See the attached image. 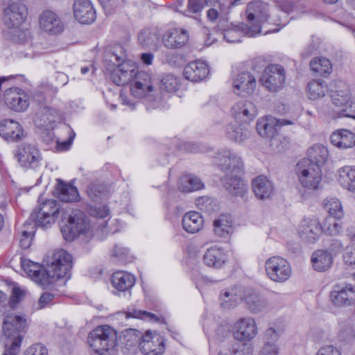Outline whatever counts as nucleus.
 <instances>
[{
  "instance_id": "nucleus-1",
  "label": "nucleus",
  "mask_w": 355,
  "mask_h": 355,
  "mask_svg": "<svg viewBox=\"0 0 355 355\" xmlns=\"http://www.w3.org/2000/svg\"><path fill=\"white\" fill-rule=\"evenodd\" d=\"M294 3L290 0H277L275 6L263 1L250 2L246 8L248 24H241V30L246 36L255 37L261 33L265 24L284 26L286 14L294 10Z\"/></svg>"
},
{
  "instance_id": "nucleus-2",
  "label": "nucleus",
  "mask_w": 355,
  "mask_h": 355,
  "mask_svg": "<svg viewBox=\"0 0 355 355\" xmlns=\"http://www.w3.org/2000/svg\"><path fill=\"white\" fill-rule=\"evenodd\" d=\"M28 326L27 319L21 313H11L5 316L2 325L3 335L6 338L5 345H8V350L11 354L19 353Z\"/></svg>"
},
{
  "instance_id": "nucleus-3",
  "label": "nucleus",
  "mask_w": 355,
  "mask_h": 355,
  "mask_svg": "<svg viewBox=\"0 0 355 355\" xmlns=\"http://www.w3.org/2000/svg\"><path fill=\"white\" fill-rule=\"evenodd\" d=\"M117 332L109 325H101L93 329L88 336L87 343L96 354L105 355L116 345Z\"/></svg>"
},
{
  "instance_id": "nucleus-4",
  "label": "nucleus",
  "mask_w": 355,
  "mask_h": 355,
  "mask_svg": "<svg viewBox=\"0 0 355 355\" xmlns=\"http://www.w3.org/2000/svg\"><path fill=\"white\" fill-rule=\"evenodd\" d=\"M157 85L156 80L151 74L143 71H137L130 83L131 94L137 98H146L155 101L154 96Z\"/></svg>"
},
{
  "instance_id": "nucleus-5",
  "label": "nucleus",
  "mask_w": 355,
  "mask_h": 355,
  "mask_svg": "<svg viewBox=\"0 0 355 355\" xmlns=\"http://www.w3.org/2000/svg\"><path fill=\"white\" fill-rule=\"evenodd\" d=\"M296 173L301 184L307 189H318L322 178L320 167L309 159H302L296 166Z\"/></svg>"
},
{
  "instance_id": "nucleus-6",
  "label": "nucleus",
  "mask_w": 355,
  "mask_h": 355,
  "mask_svg": "<svg viewBox=\"0 0 355 355\" xmlns=\"http://www.w3.org/2000/svg\"><path fill=\"white\" fill-rule=\"evenodd\" d=\"M265 270L267 277L277 283L286 282L292 275L290 263L280 256H272L268 258L265 262Z\"/></svg>"
},
{
  "instance_id": "nucleus-7",
  "label": "nucleus",
  "mask_w": 355,
  "mask_h": 355,
  "mask_svg": "<svg viewBox=\"0 0 355 355\" xmlns=\"http://www.w3.org/2000/svg\"><path fill=\"white\" fill-rule=\"evenodd\" d=\"M90 230V225L85 214L80 211H73L67 223L61 227L64 239L71 241L81 234H86Z\"/></svg>"
},
{
  "instance_id": "nucleus-8",
  "label": "nucleus",
  "mask_w": 355,
  "mask_h": 355,
  "mask_svg": "<svg viewBox=\"0 0 355 355\" xmlns=\"http://www.w3.org/2000/svg\"><path fill=\"white\" fill-rule=\"evenodd\" d=\"M71 267V255L62 249L55 251L53 256V261L48 269L51 282L61 278L69 279Z\"/></svg>"
},
{
  "instance_id": "nucleus-9",
  "label": "nucleus",
  "mask_w": 355,
  "mask_h": 355,
  "mask_svg": "<svg viewBox=\"0 0 355 355\" xmlns=\"http://www.w3.org/2000/svg\"><path fill=\"white\" fill-rule=\"evenodd\" d=\"M285 80L284 67L279 64H270L263 71L259 81L269 92H277L284 87Z\"/></svg>"
},
{
  "instance_id": "nucleus-10",
  "label": "nucleus",
  "mask_w": 355,
  "mask_h": 355,
  "mask_svg": "<svg viewBox=\"0 0 355 355\" xmlns=\"http://www.w3.org/2000/svg\"><path fill=\"white\" fill-rule=\"evenodd\" d=\"M323 233V227L315 218H305L297 227V234L301 241L308 244L315 243Z\"/></svg>"
},
{
  "instance_id": "nucleus-11",
  "label": "nucleus",
  "mask_w": 355,
  "mask_h": 355,
  "mask_svg": "<svg viewBox=\"0 0 355 355\" xmlns=\"http://www.w3.org/2000/svg\"><path fill=\"white\" fill-rule=\"evenodd\" d=\"M60 205L55 200H48L42 202L40 209L31 214V218L35 220V223L45 227L55 223L60 211Z\"/></svg>"
},
{
  "instance_id": "nucleus-12",
  "label": "nucleus",
  "mask_w": 355,
  "mask_h": 355,
  "mask_svg": "<svg viewBox=\"0 0 355 355\" xmlns=\"http://www.w3.org/2000/svg\"><path fill=\"white\" fill-rule=\"evenodd\" d=\"M19 165L24 168H36L40 165L42 156L38 148L32 144L19 145L14 153Z\"/></svg>"
},
{
  "instance_id": "nucleus-13",
  "label": "nucleus",
  "mask_w": 355,
  "mask_h": 355,
  "mask_svg": "<svg viewBox=\"0 0 355 355\" xmlns=\"http://www.w3.org/2000/svg\"><path fill=\"white\" fill-rule=\"evenodd\" d=\"M27 13L24 4L12 2L3 10L2 20L6 27L10 31L22 26Z\"/></svg>"
},
{
  "instance_id": "nucleus-14",
  "label": "nucleus",
  "mask_w": 355,
  "mask_h": 355,
  "mask_svg": "<svg viewBox=\"0 0 355 355\" xmlns=\"http://www.w3.org/2000/svg\"><path fill=\"white\" fill-rule=\"evenodd\" d=\"M256 321L250 317L241 318L232 326L234 338L240 341H250L258 334Z\"/></svg>"
},
{
  "instance_id": "nucleus-15",
  "label": "nucleus",
  "mask_w": 355,
  "mask_h": 355,
  "mask_svg": "<svg viewBox=\"0 0 355 355\" xmlns=\"http://www.w3.org/2000/svg\"><path fill=\"white\" fill-rule=\"evenodd\" d=\"M331 302L334 305L343 307L355 304V286L336 284L330 293Z\"/></svg>"
},
{
  "instance_id": "nucleus-16",
  "label": "nucleus",
  "mask_w": 355,
  "mask_h": 355,
  "mask_svg": "<svg viewBox=\"0 0 355 355\" xmlns=\"http://www.w3.org/2000/svg\"><path fill=\"white\" fill-rule=\"evenodd\" d=\"M294 121L288 119H277L268 115L259 118L257 122V130L259 135L263 137L272 138L277 131V128L294 124Z\"/></svg>"
},
{
  "instance_id": "nucleus-17",
  "label": "nucleus",
  "mask_w": 355,
  "mask_h": 355,
  "mask_svg": "<svg viewBox=\"0 0 355 355\" xmlns=\"http://www.w3.org/2000/svg\"><path fill=\"white\" fill-rule=\"evenodd\" d=\"M4 101L10 109L19 112L26 111L30 103L28 94L18 87L6 89L4 93Z\"/></svg>"
},
{
  "instance_id": "nucleus-18",
  "label": "nucleus",
  "mask_w": 355,
  "mask_h": 355,
  "mask_svg": "<svg viewBox=\"0 0 355 355\" xmlns=\"http://www.w3.org/2000/svg\"><path fill=\"white\" fill-rule=\"evenodd\" d=\"M39 27L49 35H55L64 30V24L58 15L52 10H44L39 17Z\"/></svg>"
},
{
  "instance_id": "nucleus-19",
  "label": "nucleus",
  "mask_w": 355,
  "mask_h": 355,
  "mask_svg": "<svg viewBox=\"0 0 355 355\" xmlns=\"http://www.w3.org/2000/svg\"><path fill=\"white\" fill-rule=\"evenodd\" d=\"M144 355H162L164 351L163 338L155 332L147 331L139 344Z\"/></svg>"
},
{
  "instance_id": "nucleus-20",
  "label": "nucleus",
  "mask_w": 355,
  "mask_h": 355,
  "mask_svg": "<svg viewBox=\"0 0 355 355\" xmlns=\"http://www.w3.org/2000/svg\"><path fill=\"white\" fill-rule=\"evenodd\" d=\"M21 264L24 272L38 284L48 286L52 283L48 270H44L38 263L28 259H23Z\"/></svg>"
},
{
  "instance_id": "nucleus-21",
  "label": "nucleus",
  "mask_w": 355,
  "mask_h": 355,
  "mask_svg": "<svg viewBox=\"0 0 355 355\" xmlns=\"http://www.w3.org/2000/svg\"><path fill=\"white\" fill-rule=\"evenodd\" d=\"M257 87V80L250 72L239 73L232 81L234 94L239 96H247L252 94Z\"/></svg>"
},
{
  "instance_id": "nucleus-22",
  "label": "nucleus",
  "mask_w": 355,
  "mask_h": 355,
  "mask_svg": "<svg viewBox=\"0 0 355 355\" xmlns=\"http://www.w3.org/2000/svg\"><path fill=\"white\" fill-rule=\"evenodd\" d=\"M73 15L75 19L83 24H90L96 17V11L90 0H75Z\"/></svg>"
},
{
  "instance_id": "nucleus-23",
  "label": "nucleus",
  "mask_w": 355,
  "mask_h": 355,
  "mask_svg": "<svg viewBox=\"0 0 355 355\" xmlns=\"http://www.w3.org/2000/svg\"><path fill=\"white\" fill-rule=\"evenodd\" d=\"M246 292L240 286L227 288L221 291L220 302L223 309H232L236 307L243 300Z\"/></svg>"
},
{
  "instance_id": "nucleus-24",
  "label": "nucleus",
  "mask_w": 355,
  "mask_h": 355,
  "mask_svg": "<svg viewBox=\"0 0 355 355\" xmlns=\"http://www.w3.org/2000/svg\"><path fill=\"white\" fill-rule=\"evenodd\" d=\"M189 33L187 30L180 28H173L167 30L162 37L164 46L170 49H180L189 40Z\"/></svg>"
},
{
  "instance_id": "nucleus-25",
  "label": "nucleus",
  "mask_w": 355,
  "mask_h": 355,
  "mask_svg": "<svg viewBox=\"0 0 355 355\" xmlns=\"http://www.w3.org/2000/svg\"><path fill=\"white\" fill-rule=\"evenodd\" d=\"M232 115L237 121L248 123L256 117L257 109L250 101H240L232 107Z\"/></svg>"
},
{
  "instance_id": "nucleus-26",
  "label": "nucleus",
  "mask_w": 355,
  "mask_h": 355,
  "mask_svg": "<svg viewBox=\"0 0 355 355\" xmlns=\"http://www.w3.org/2000/svg\"><path fill=\"white\" fill-rule=\"evenodd\" d=\"M0 136L8 141H18L24 137L21 124L13 119L0 121Z\"/></svg>"
},
{
  "instance_id": "nucleus-27",
  "label": "nucleus",
  "mask_w": 355,
  "mask_h": 355,
  "mask_svg": "<svg viewBox=\"0 0 355 355\" xmlns=\"http://www.w3.org/2000/svg\"><path fill=\"white\" fill-rule=\"evenodd\" d=\"M136 66L130 62H123L119 64L112 71L111 78L116 85H123L134 78L136 73Z\"/></svg>"
},
{
  "instance_id": "nucleus-28",
  "label": "nucleus",
  "mask_w": 355,
  "mask_h": 355,
  "mask_svg": "<svg viewBox=\"0 0 355 355\" xmlns=\"http://www.w3.org/2000/svg\"><path fill=\"white\" fill-rule=\"evenodd\" d=\"M227 261L228 257L225 250L217 245L207 248L203 255L204 263L214 268H223Z\"/></svg>"
},
{
  "instance_id": "nucleus-29",
  "label": "nucleus",
  "mask_w": 355,
  "mask_h": 355,
  "mask_svg": "<svg viewBox=\"0 0 355 355\" xmlns=\"http://www.w3.org/2000/svg\"><path fill=\"white\" fill-rule=\"evenodd\" d=\"M209 73L208 64L202 60H195L187 64L184 69L186 79L198 82L205 79Z\"/></svg>"
},
{
  "instance_id": "nucleus-30",
  "label": "nucleus",
  "mask_w": 355,
  "mask_h": 355,
  "mask_svg": "<svg viewBox=\"0 0 355 355\" xmlns=\"http://www.w3.org/2000/svg\"><path fill=\"white\" fill-rule=\"evenodd\" d=\"M252 189L256 197L260 200L270 198L274 192L272 182L264 175H259L252 180Z\"/></svg>"
},
{
  "instance_id": "nucleus-31",
  "label": "nucleus",
  "mask_w": 355,
  "mask_h": 355,
  "mask_svg": "<svg viewBox=\"0 0 355 355\" xmlns=\"http://www.w3.org/2000/svg\"><path fill=\"white\" fill-rule=\"evenodd\" d=\"M351 93L349 86L344 82L338 81L335 83V88L331 89L330 96L333 104L337 107L345 106L346 109L351 101Z\"/></svg>"
},
{
  "instance_id": "nucleus-32",
  "label": "nucleus",
  "mask_w": 355,
  "mask_h": 355,
  "mask_svg": "<svg viewBox=\"0 0 355 355\" xmlns=\"http://www.w3.org/2000/svg\"><path fill=\"white\" fill-rule=\"evenodd\" d=\"M218 164L224 171L230 170L232 171L240 170L243 166L242 161L235 153L223 149L218 153Z\"/></svg>"
},
{
  "instance_id": "nucleus-33",
  "label": "nucleus",
  "mask_w": 355,
  "mask_h": 355,
  "mask_svg": "<svg viewBox=\"0 0 355 355\" xmlns=\"http://www.w3.org/2000/svg\"><path fill=\"white\" fill-rule=\"evenodd\" d=\"M182 225L187 233L195 234L203 228L204 219L199 212L189 211L183 216Z\"/></svg>"
},
{
  "instance_id": "nucleus-34",
  "label": "nucleus",
  "mask_w": 355,
  "mask_h": 355,
  "mask_svg": "<svg viewBox=\"0 0 355 355\" xmlns=\"http://www.w3.org/2000/svg\"><path fill=\"white\" fill-rule=\"evenodd\" d=\"M330 139L334 146L340 149L352 148L355 145V134L346 129L333 132Z\"/></svg>"
},
{
  "instance_id": "nucleus-35",
  "label": "nucleus",
  "mask_w": 355,
  "mask_h": 355,
  "mask_svg": "<svg viewBox=\"0 0 355 355\" xmlns=\"http://www.w3.org/2000/svg\"><path fill=\"white\" fill-rule=\"evenodd\" d=\"M333 256L325 250H317L311 255V263L315 270L324 272L328 270L333 263Z\"/></svg>"
},
{
  "instance_id": "nucleus-36",
  "label": "nucleus",
  "mask_w": 355,
  "mask_h": 355,
  "mask_svg": "<svg viewBox=\"0 0 355 355\" xmlns=\"http://www.w3.org/2000/svg\"><path fill=\"white\" fill-rule=\"evenodd\" d=\"M112 286L119 291H126L131 288L135 284V277L132 274L117 271L113 273L111 278Z\"/></svg>"
},
{
  "instance_id": "nucleus-37",
  "label": "nucleus",
  "mask_w": 355,
  "mask_h": 355,
  "mask_svg": "<svg viewBox=\"0 0 355 355\" xmlns=\"http://www.w3.org/2000/svg\"><path fill=\"white\" fill-rule=\"evenodd\" d=\"M233 220L231 216L221 214L214 220V232L220 237L226 238L233 233Z\"/></svg>"
},
{
  "instance_id": "nucleus-38",
  "label": "nucleus",
  "mask_w": 355,
  "mask_h": 355,
  "mask_svg": "<svg viewBox=\"0 0 355 355\" xmlns=\"http://www.w3.org/2000/svg\"><path fill=\"white\" fill-rule=\"evenodd\" d=\"M338 181L345 189L354 191L355 190V168L345 166L338 170Z\"/></svg>"
},
{
  "instance_id": "nucleus-39",
  "label": "nucleus",
  "mask_w": 355,
  "mask_h": 355,
  "mask_svg": "<svg viewBox=\"0 0 355 355\" xmlns=\"http://www.w3.org/2000/svg\"><path fill=\"white\" fill-rule=\"evenodd\" d=\"M336 340L342 345H351L355 341V329L350 322L340 323Z\"/></svg>"
},
{
  "instance_id": "nucleus-40",
  "label": "nucleus",
  "mask_w": 355,
  "mask_h": 355,
  "mask_svg": "<svg viewBox=\"0 0 355 355\" xmlns=\"http://www.w3.org/2000/svg\"><path fill=\"white\" fill-rule=\"evenodd\" d=\"M222 182L224 187L233 196H243L246 191L244 183L236 175L232 177L227 175L222 179Z\"/></svg>"
},
{
  "instance_id": "nucleus-41",
  "label": "nucleus",
  "mask_w": 355,
  "mask_h": 355,
  "mask_svg": "<svg viewBox=\"0 0 355 355\" xmlns=\"http://www.w3.org/2000/svg\"><path fill=\"white\" fill-rule=\"evenodd\" d=\"M57 193L59 199L65 202H76L79 199L78 189L69 184L59 180L57 186Z\"/></svg>"
},
{
  "instance_id": "nucleus-42",
  "label": "nucleus",
  "mask_w": 355,
  "mask_h": 355,
  "mask_svg": "<svg viewBox=\"0 0 355 355\" xmlns=\"http://www.w3.org/2000/svg\"><path fill=\"white\" fill-rule=\"evenodd\" d=\"M328 87L326 83L321 80L311 81L306 87L307 96L310 100L315 101L325 96L328 92Z\"/></svg>"
},
{
  "instance_id": "nucleus-43",
  "label": "nucleus",
  "mask_w": 355,
  "mask_h": 355,
  "mask_svg": "<svg viewBox=\"0 0 355 355\" xmlns=\"http://www.w3.org/2000/svg\"><path fill=\"white\" fill-rule=\"evenodd\" d=\"M328 155L327 148L322 144H315L308 150V159L320 167L326 162Z\"/></svg>"
},
{
  "instance_id": "nucleus-44",
  "label": "nucleus",
  "mask_w": 355,
  "mask_h": 355,
  "mask_svg": "<svg viewBox=\"0 0 355 355\" xmlns=\"http://www.w3.org/2000/svg\"><path fill=\"white\" fill-rule=\"evenodd\" d=\"M204 187L202 181L192 175L182 176L178 183V188L183 192H191L200 190Z\"/></svg>"
},
{
  "instance_id": "nucleus-45",
  "label": "nucleus",
  "mask_w": 355,
  "mask_h": 355,
  "mask_svg": "<svg viewBox=\"0 0 355 355\" xmlns=\"http://www.w3.org/2000/svg\"><path fill=\"white\" fill-rule=\"evenodd\" d=\"M244 301L248 308L253 313H259L265 311L268 306L266 300L251 292L246 293Z\"/></svg>"
},
{
  "instance_id": "nucleus-46",
  "label": "nucleus",
  "mask_w": 355,
  "mask_h": 355,
  "mask_svg": "<svg viewBox=\"0 0 355 355\" xmlns=\"http://www.w3.org/2000/svg\"><path fill=\"white\" fill-rule=\"evenodd\" d=\"M205 4L202 0H187V8L182 12V15L191 17L200 22V17Z\"/></svg>"
},
{
  "instance_id": "nucleus-47",
  "label": "nucleus",
  "mask_w": 355,
  "mask_h": 355,
  "mask_svg": "<svg viewBox=\"0 0 355 355\" xmlns=\"http://www.w3.org/2000/svg\"><path fill=\"white\" fill-rule=\"evenodd\" d=\"M310 66L312 71L320 76L329 75L332 70L329 60L325 58H315L311 60Z\"/></svg>"
},
{
  "instance_id": "nucleus-48",
  "label": "nucleus",
  "mask_w": 355,
  "mask_h": 355,
  "mask_svg": "<svg viewBox=\"0 0 355 355\" xmlns=\"http://www.w3.org/2000/svg\"><path fill=\"white\" fill-rule=\"evenodd\" d=\"M324 205L329 214L335 218H341L344 216L343 206L340 200L336 198H327Z\"/></svg>"
},
{
  "instance_id": "nucleus-49",
  "label": "nucleus",
  "mask_w": 355,
  "mask_h": 355,
  "mask_svg": "<svg viewBox=\"0 0 355 355\" xmlns=\"http://www.w3.org/2000/svg\"><path fill=\"white\" fill-rule=\"evenodd\" d=\"M226 133L230 139L239 142L243 141L249 135V132L246 128L232 124H230L226 128Z\"/></svg>"
},
{
  "instance_id": "nucleus-50",
  "label": "nucleus",
  "mask_w": 355,
  "mask_h": 355,
  "mask_svg": "<svg viewBox=\"0 0 355 355\" xmlns=\"http://www.w3.org/2000/svg\"><path fill=\"white\" fill-rule=\"evenodd\" d=\"M42 118L44 121L43 125L50 128L53 123L61 120L62 115L57 110L46 107L42 110Z\"/></svg>"
},
{
  "instance_id": "nucleus-51",
  "label": "nucleus",
  "mask_w": 355,
  "mask_h": 355,
  "mask_svg": "<svg viewBox=\"0 0 355 355\" xmlns=\"http://www.w3.org/2000/svg\"><path fill=\"white\" fill-rule=\"evenodd\" d=\"M124 314L126 318H132L141 320H148L150 321L158 320L157 317L152 313L135 309L134 308H128Z\"/></svg>"
},
{
  "instance_id": "nucleus-52",
  "label": "nucleus",
  "mask_w": 355,
  "mask_h": 355,
  "mask_svg": "<svg viewBox=\"0 0 355 355\" xmlns=\"http://www.w3.org/2000/svg\"><path fill=\"white\" fill-rule=\"evenodd\" d=\"M322 227L323 232H325L330 235H336L341 230L342 225L334 217H327L324 220Z\"/></svg>"
},
{
  "instance_id": "nucleus-53",
  "label": "nucleus",
  "mask_w": 355,
  "mask_h": 355,
  "mask_svg": "<svg viewBox=\"0 0 355 355\" xmlns=\"http://www.w3.org/2000/svg\"><path fill=\"white\" fill-rule=\"evenodd\" d=\"M178 86V79L172 74L164 75L160 80V89L172 92L177 89Z\"/></svg>"
},
{
  "instance_id": "nucleus-54",
  "label": "nucleus",
  "mask_w": 355,
  "mask_h": 355,
  "mask_svg": "<svg viewBox=\"0 0 355 355\" xmlns=\"http://www.w3.org/2000/svg\"><path fill=\"white\" fill-rule=\"evenodd\" d=\"M11 39L16 42L24 43L30 37V31L21 26L9 31Z\"/></svg>"
},
{
  "instance_id": "nucleus-55",
  "label": "nucleus",
  "mask_w": 355,
  "mask_h": 355,
  "mask_svg": "<svg viewBox=\"0 0 355 355\" xmlns=\"http://www.w3.org/2000/svg\"><path fill=\"white\" fill-rule=\"evenodd\" d=\"M25 225H26V224ZM27 226L31 227L30 230L28 228V230H23L19 239L20 246L23 249H27L31 246L34 234V225L32 223H28Z\"/></svg>"
},
{
  "instance_id": "nucleus-56",
  "label": "nucleus",
  "mask_w": 355,
  "mask_h": 355,
  "mask_svg": "<svg viewBox=\"0 0 355 355\" xmlns=\"http://www.w3.org/2000/svg\"><path fill=\"white\" fill-rule=\"evenodd\" d=\"M106 192L105 187L97 183H91L87 189L88 196L93 200L105 196Z\"/></svg>"
},
{
  "instance_id": "nucleus-57",
  "label": "nucleus",
  "mask_w": 355,
  "mask_h": 355,
  "mask_svg": "<svg viewBox=\"0 0 355 355\" xmlns=\"http://www.w3.org/2000/svg\"><path fill=\"white\" fill-rule=\"evenodd\" d=\"M28 294L25 288L20 287L19 285H15L12 290V295L10 300V304L12 307L23 300Z\"/></svg>"
},
{
  "instance_id": "nucleus-58",
  "label": "nucleus",
  "mask_w": 355,
  "mask_h": 355,
  "mask_svg": "<svg viewBox=\"0 0 355 355\" xmlns=\"http://www.w3.org/2000/svg\"><path fill=\"white\" fill-rule=\"evenodd\" d=\"M232 355H252L253 347L250 344H234L231 350Z\"/></svg>"
},
{
  "instance_id": "nucleus-59",
  "label": "nucleus",
  "mask_w": 355,
  "mask_h": 355,
  "mask_svg": "<svg viewBox=\"0 0 355 355\" xmlns=\"http://www.w3.org/2000/svg\"><path fill=\"white\" fill-rule=\"evenodd\" d=\"M282 331L280 329H275L273 327L267 329L263 335L264 343H268L269 344H277Z\"/></svg>"
},
{
  "instance_id": "nucleus-60",
  "label": "nucleus",
  "mask_w": 355,
  "mask_h": 355,
  "mask_svg": "<svg viewBox=\"0 0 355 355\" xmlns=\"http://www.w3.org/2000/svg\"><path fill=\"white\" fill-rule=\"evenodd\" d=\"M23 355H48V349L41 343H35L27 347Z\"/></svg>"
},
{
  "instance_id": "nucleus-61",
  "label": "nucleus",
  "mask_w": 355,
  "mask_h": 355,
  "mask_svg": "<svg viewBox=\"0 0 355 355\" xmlns=\"http://www.w3.org/2000/svg\"><path fill=\"white\" fill-rule=\"evenodd\" d=\"M90 215L96 218H105L110 216V211L105 205H95L89 209Z\"/></svg>"
},
{
  "instance_id": "nucleus-62",
  "label": "nucleus",
  "mask_w": 355,
  "mask_h": 355,
  "mask_svg": "<svg viewBox=\"0 0 355 355\" xmlns=\"http://www.w3.org/2000/svg\"><path fill=\"white\" fill-rule=\"evenodd\" d=\"M155 35L152 34L148 30L141 31L138 35L139 42L144 46H150L155 44Z\"/></svg>"
},
{
  "instance_id": "nucleus-63",
  "label": "nucleus",
  "mask_w": 355,
  "mask_h": 355,
  "mask_svg": "<svg viewBox=\"0 0 355 355\" xmlns=\"http://www.w3.org/2000/svg\"><path fill=\"white\" fill-rule=\"evenodd\" d=\"M279 347L277 344L265 343L258 352V355H279Z\"/></svg>"
},
{
  "instance_id": "nucleus-64",
  "label": "nucleus",
  "mask_w": 355,
  "mask_h": 355,
  "mask_svg": "<svg viewBox=\"0 0 355 355\" xmlns=\"http://www.w3.org/2000/svg\"><path fill=\"white\" fill-rule=\"evenodd\" d=\"M343 260L348 265H355V245H349L345 248Z\"/></svg>"
}]
</instances>
